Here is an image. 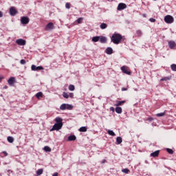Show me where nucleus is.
I'll list each match as a JSON object with an SVG mask.
<instances>
[{
	"mask_svg": "<svg viewBox=\"0 0 176 176\" xmlns=\"http://www.w3.org/2000/svg\"><path fill=\"white\" fill-rule=\"evenodd\" d=\"M44 151H45V152H52V149L50 148V146H45Z\"/></svg>",
	"mask_w": 176,
	"mask_h": 176,
	"instance_id": "nucleus-33",
	"label": "nucleus"
},
{
	"mask_svg": "<svg viewBox=\"0 0 176 176\" xmlns=\"http://www.w3.org/2000/svg\"><path fill=\"white\" fill-rule=\"evenodd\" d=\"M107 160H102V163L104 164V163H106Z\"/></svg>",
	"mask_w": 176,
	"mask_h": 176,
	"instance_id": "nucleus-49",
	"label": "nucleus"
},
{
	"mask_svg": "<svg viewBox=\"0 0 176 176\" xmlns=\"http://www.w3.org/2000/svg\"><path fill=\"white\" fill-rule=\"evenodd\" d=\"M170 77H163L161 78V81H167L168 80H170Z\"/></svg>",
	"mask_w": 176,
	"mask_h": 176,
	"instance_id": "nucleus-36",
	"label": "nucleus"
},
{
	"mask_svg": "<svg viewBox=\"0 0 176 176\" xmlns=\"http://www.w3.org/2000/svg\"><path fill=\"white\" fill-rule=\"evenodd\" d=\"M7 140L10 144H12L14 141V138H13V137H8Z\"/></svg>",
	"mask_w": 176,
	"mask_h": 176,
	"instance_id": "nucleus-27",
	"label": "nucleus"
},
{
	"mask_svg": "<svg viewBox=\"0 0 176 176\" xmlns=\"http://www.w3.org/2000/svg\"><path fill=\"white\" fill-rule=\"evenodd\" d=\"M100 38V36H94L91 40L92 41L97 42V41H99Z\"/></svg>",
	"mask_w": 176,
	"mask_h": 176,
	"instance_id": "nucleus-20",
	"label": "nucleus"
},
{
	"mask_svg": "<svg viewBox=\"0 0 176 176\" xmlns=\"http://www.w3.org/2000/svg\"><path fill=\"white\" fill-rule=\"evenodd\" d=\"M121 70L123 72V73H125L126 74H131V72H130L129 69V66H122L121 67Z\"/></svg>",
	"mask_w": 176,
	"mask_h": 176,
	"instance_id": "nucleus-5",
	"label": "nucleus"
},
{
	"mask_svg": "<svg viewBox=\"0 0 176 176\" xmlns=\"http://www.w3.org/2000/svg\"><path fill=\"white\" fill-rule=\"evenodd\" d=\"M66 8H70L71 7V3H65Z\"/></svg>",
	"mask_w": 176,
	"mask_h": 176,
	"instance_id": "nucleus-40",
	"label": "nucleus"
},
{
	"mask_svg": "<svg viewBox=\"0 0 176 176\" xmlns=\"http://www.w3.org/2000/svg\"><path fill=\"white\" fill-rule=\"evenodd\" d=\"M69 97H70V98H74V92H69Z\"/></svg>",
	"mask_w": 176,
	"mask_h": 176,
	"instance_id": "nucleus-38",
	"label": "nucleus"
},
{
	"mask_svg": "<svg viewBox=\"0 0 176 176\" xmlns=\"http://www.w3.org/2000/svg\"><path fill=\"white\" fill-rule=\"evenodd\" d=\"M63 96L64 98H69V95L67 94V92H63Z\"/></svg>",
	"mask_w": 176,
	"mask_h": 176,
	"instance_id": "nucleus-35",
	"label": "nucleus"
},
{
	"mask_svg": "<svg viewBox=\"0 0 176 176\" xmlns=\"http://www.w3.org/2000/svg\"><path fill=\"white\" fill-rule=\"evenodd\" d=\"M165 111H163V113H157L156 116L158 118H161V116H165Z\"/></svg>",
	"mask_w": 176,
	"mask_h": 176,
	"instance_id": "nucleus-31",
	"label": "nucleus"
},
{
	"mask_svg": "<svg viewBox=\"0 0 176 176\" xmlns=\"http://www.w3.org/2000/svg\"><path fill=\"white\" fill-rule=\"evenodd\" d=\"M55 130H56V131L60 130V126L58 124V122H56V123L54 124V126H53V127L52 129V131H54Z\"/></svg>",
	"mask_w": 176,
	"mask_h": 176,
	"instance_id": "nucleus-14",
	"label": "nucleus"
},
{
	"mask_svg": "<svg viewBox=\"0 0 176 176\" xmlns=\"http://www.w3.org/2000/svg\"><path fill=\"white\" fill-rule=\"evenodd\" d=\"M129 171V168H124L122 170V173H124L125 174H128Z\"/></svg>",
	"mask_w": 176,
	"mask_h": 176,
	"instance_id": "nucleus-37",
	"label": "nucleus"
},
{
	"mask_svg": "<svg viewBox=\"0 0 176 176\" xmlns=\"http://www.w3.org/2000/svg\"><path fill=\"white\" fill-rule=\"evenodd\" d=\"M164 21L166 23H173V22H174V18L172 15H166Z\"/></svg>",
	"mask_w": 176,
	"mask_h": 176,
	"instance_id": "nucleus-3",
	"label": "nucleus"
},
{
	"mask_svg": "<svg viewBox=\"0 0 176 176\" xmlns=\"http://www.w3.org/2000/svg\"><path fill=\"white\" fill-rule=\"evenodd\" d=\"M3 153L4 156H8V152L3 151Z\"/></svg>",
	"mask_w": 176,
	"mask_h": 176,
	"instance_id": "nucleus-46",
	"label": "nucleus"
},
{
	"mask_svg": "<svg viewBox=\"0 0 176 176\" xmlns=\"http://www.w3.org/2000/svg\"><path fill=\"white\" fill-rule=\"evenodd\" d=\"M18 11L16 10L15 7H10V14L12 16H14L17 14Z\"/></svg>",
	"mask_w": 176,
	"mask_h": 176,
	"instance_id": "nucleus-8",
	"label": "nucleus"
},
{
	"mask_svg": "<svg viewBox=\"0 0 176 176\" xmlns=\"http://www.w3.org/2000/svg\"><path fill=\"white\" fill-rule=\"evenodd\" d=\"M32 70H42L43 69V66H36V65H32Z\"/></svg>",
	"mask_w": 176,
	"mask_h": 176,
	"instance_id": "nucleus-12",
	"label": "nucleus"
},
{
	"mask_svg": "<svg viewBox=\"0 0 176 176\" xmlns=\"http://www.w3.org/2000/svg\"><path fill=\"white\" fill-rule=\"evenodd\" d=\"M122 141H123V140H122V137H117V138H116L117 144H118L120 145V144L122 143Z\"/></svg>",
	"mask_w": 176,
	"mask_h": 176,
	"instance_id": "nucleus-21",
	"label": "nucleus"
},
{
	"mask_svg": "<svg viewBox=\"0 0 176 176\" xmlns=\"http://www.w3.org/2000/svg\"><path fill=\"white\" fill-rule=\"evenodd\" d=\"M82 21H83V18L80 17V18H78L77 19V23H82Z\"/></svg>",
	"mask_w": 176,
	"mask_h": 176,
	"instance_id": "nucleus-39",
	"label": "nucleus"
},
{
	"mask_svg": "<svg viewBox=\"0 0 176 176\" xmlns=\"http://www.w3.org/2000/svg\"><path fill=\"white\" fill-rule=\"evenodd\" d=\"M43 173V168H39L38 170H37L36 171V175H41Z\"/></svg>",
	"mask_w": 176,
	"mask_h": 176,
	"instance_id": "nucleus-29",
	"label": "nucleus"
},
{
	"mask_svg": "<svg viewBox=\"0 0 176 176\" xmlns=\"http://www.w3.org/2000/svg\"><path fill=\"white\" fill-rule=\"evenodd\" d=\"M2 16H3V12H2V11H0V18H1Z\"/></svg>",
	"mask_w": 176,
	"mask_h": 176,
	"instance_id": "nucleus-43",
	"label": "nucleus"
},
{
	"mask_svg": "<svg viewBox=\"0 0 176 176\" xmlns=\"http://www.w3.org/2000/svg\"><path fill=\"white\" fill-rule=\"evenodd\" d=\"M3 88H8V85H4Z\"/></svg>",
	"mask_w": 176,
	"mask_h": 176,
	"instance_id": "nucleus-50",
	"label": "nucleus"
},
{
	"mask_svg": "<svg viewBox=\"0 0 176 176\" xmlns=\"http://www.w3.org/2000/svg\"><path fill=\"white\" fill-rule=\"evenodd\" d=\"M43 92H37L36 94V98H41V97H43Z\"/></svg>",
	"mask_w": 176,
	"mask_h": 176,
	"instance_id": "nucleus-26",
	"label": "nucleus"
},
{
	"mask_svg": "<svg viewBox=\"0 0 176 176\" xmlns=\"http://www.w3.org/2000/svg\"><path fill=\"white\" fill-rule=\"evenodd\" d=\"M126 8H127V6L126 4H125V3H119L118 6V10L119 11H121L122 10H124Z\"/></svg>",
	"mask_w": 176,
	"mask_h": 176,
	"instance_id": "nucleus-7",
	"label": "nucleus"
},
{
	"mask_svg": "<svg viewBox=\"0 0 176 176\" xmlns=\"http://www.w3.org/2000/svg\"><path fill=\"white\" fill-rule=\"evenodd\" d=\"M149 21H150L151 22H155L156 19H155V18H150V19H149Z\"/></svg>",
	"mask_w": 176,
	"mask_h": 176,
	"instance_id": "nucleus-42",
	"label": "nucleus"
},
{
	"mask_svg": "<svg viewBox=\"0 0 176 176\" xmlns=\"http://www.w3.org/2000/svg\"><path fill=\"white\" fill-rule=\"evenodd\" d=\"M3 78V76H0V82H1V81H2Z\"/></svg>",
	"mask_w": 176,
	"mask_h": 176,
	"instance_id": "nucleus-47",
	"label": "nucleus"
},
{
	"mask_svg": "<svg viewBox=\"0 0 176 176\" xmlns=\"http://www.w3.org/2000/svg\"><path fill=\"white\" fill-rule=\"evenodd\" d=\"M55 122H57L59 125V130H60L63 127V118L61 117H56Z\"/></svg>",
	"mask_w": 176,
	"mask_h": 176,
	"instance_id": "nucleus-4",
	"label": "nucleus"
},
{
	"mask_svg": "<svg viewBox=\"0 0 176 176\" xmlns=\"http://www.w3.org/2000/svg\"><path fill=\"white\" fill-rule=\"evenodd\" d=\"M60 111H65V109H67V111H71V109H73L72 104H69V103H62L60 106Z\"/></svg>",
	"mask_w": 176,
	"mask_h": 176,
	"instance_id": "nucleus-2",
	"label": "nucleus"
},
{
	"mask_svg": "<svg viewBox=\"0 0 176 176\" xmlns=\"http://www.w3.org/2000/svg\"><path fill=\"white\" fill-rule=\"evenodd\" d=\"M69 89L70 91H74L75 89V85H74V84H69Z\"/></svg>",
	"mask_w": 176,
	"mask_h": 176,
	"instance_id": "nucleus-30",
	"label": "nucleus"
},
{
	"mask_svg": "<svg viewBox=\"0 0 176 176\" xmlns=\"http://www.w3.org/2000/svg\"><path fill=\"white\" fill-rule=\"evenodd\" d=\"M166 151L170 155H173L174 153V151H173V149H170L169 148H167Z\"/></svg>",
	"mask_w": 176,
	"mask_h": 176,
	"instance_id": "nucleus-34",
	"label": "nucleus"
},
{
	"mask_svg": "<svg viewBox=\"0 0 176 176\" xmlns=\"http://www.w3.org/2000/svg\"><path fill=\"white\" fill-rule=\"evenodd\" d=\"M21 22L24 25H27V23L30 22V18H28V16H21Z\"/></svg>",
	"mask_w": 176,
	"mask_h": 176,
	"instance_id": "nucleus-6",
	"label": "nucleus"
},
{
	"mask_svg": "<svg viewBox=\"0 0 176 176\" xmlns=\"http://www.w3.org/2000/svg\"><path fill=\"white\" fill-rule=\"evenodd\" d=\"M160 155V151H155V152H153V153H151V156L153 157H158Z\"/></svg>",
	"mask_w": 176,
	"mask_h": 176,
	"instance_id": "nucleus-18",
	"label": "nucleus"
},
{
	"mask_svg": "<svg viewBox=\"0 0 176 176\" xmlns=\"http://www.w3.org/2000/svg\"><path fill=\"white\" fill-rule=\"evenodd\" d=\"M171 69L173 70L174 72H176V63H173L170 65Z\"/></svg>",
	"mask_w": 176,
	"mask_h": 176,
	"instance_id": "nucleus-32",
	"label": "nucleus"
},
{
	"mask_svg": "<svg viewBox=\"0 0 176 176\" xmlns=\"http://www.w3.org/2000/svg\"><path fill=\"white\" fill-rule=\"evenodd\" d=\"M58 173H54V174H53L52 176H58Z\"/></svg>",
	"mask_w": 176,
	"mask_h": 176,
	"instance_id": "nucleus-48",
	"label": "nucleus"
},
{
	"mask_svg": "<svg viewBox=\"0 0 176 176\" xmlns=\"http://www.w3.org/2000/svg\"><path fill=\"white\" fill-rule=\"evenodd\" d=\"M16 43L19 45H25L26 44V41L23 38H18V40H16Z\"/></svg>",
	"mask_w": 176,
	"mask_h": 176,
	"instance_id": "nucleus-10",
	"label": "nucleus"
},
{
	"mask_svg": "<svg viewBox=\"0 0 176 176\" xmlns=\"http://www.w3.org/2000/svg\"><path fill=\"white\" fill-rule=\"evenodd\" d=\"M20 63H21V65H25V63H26V60L25 59H21Z\"/></svg>",
	"mask_w": 176,
	"mask_h": 176,
	"instance_id": "nucleus-41",
	"label": "nucleus"
},
{
	"mask_svg": "<svg viewBox=\"0 0 176 176\" xmlns=\"http://www.w3.org/2000/svg\"><path fill=\"white\" fill-rule=\"evenodd\" d=\"M109 135H111L112 137H116V134L112 130H108L107 131Z\"/></svg>",
	"mask_w": 176,
	"mask_h": 176,
	"instance_id": "nucleus-22",
	"label": "nucleus"
},
{
	"mask_svg": "<svg viewBox=\"0 0 176 176\" xmlns=\"http://www.w3.org/2000/svg\"><path fill=\"white\" fill-rule=\"evenodd\" d=\"M16 81L15 77H10L8 80V82L10 85H13Z\"/></svg>",
	"mask_w": 176,
	"mask_h": 176,
	"instance_id": "nucleus-13",
	"label": "nucleus"
},
{
	"mask_svg": "<svg viewBox=\"0 0 176 176\" xmlns=\"http://www.w3.org/2000/svg\"><path fill=\"white\" fill-rule=\"evenodd\" d=\"M105 52L109 54H111L113 52V50L111 47H107V48L105 50Z\"/></svg>",
	"mask_w": 176,
	"mask_h": 176,
	"instance_id": "nucleus-15",
	"label": "nucleus"
},
{
	"mask_svg": "<svg viewBox=\"0 0 176 176\" xmlns=\"http://www.w3.org/2000/svg\"><path fill=\"white\" fill-rule=\"evenodd\" d=\"M168 45H169L170 48H171L173 50V48H175L176 43L173 40H170V41H168Z\"/></svg>",
	"mask_w": 176,
	"mask_h": 176,
	"instance_id": "nucleus-11",
	"label": "nucleus"
},
{
	"mask_svg": "<svg viewBox=\"0 0 176 176\" xmlns=\"http://www.w3.org/2000/svg\"><path fill=\"white\" fill-rule=\"evenodd\" d=\"M126 100H116V107H121L123 104H125Z\"/></svg>",
	"mask_w": 176,
	"mask_h": 176,
	"instance_id": "nucleus-16",
	"label": "nucleus"
},
{
	"mask_svg": "<svg viewBox=\"0 0 176 176\" xmlns=\"http://www.w3.org/2000/svg\"><path fill=\"white\" fill-rule=\"evenodd\" d=\"M54 25L52 22H49L45 26V30H50L51 29H54Z\"/></svg>",
	"mask_w": 176,
	"mask_h": 176,
	"instance_id": "nucleus-9",
	"label": "nucleus"
},
{
	"mask_svg": "<svg viewBox=\"0 0 176 176\" xmlns=\"http://www.w3.org/2000/svg\"><path fill=\"white\" fill-rule=\"evenodd\" d=\"M110 111H112V112H114L115 107H110Z\"/></svg>",
	"mask_w": 176,
	"mask_h": 176,
	"instance_id": "nucleus-44",
	"label": "nucleus"
},
{
	"mask_svg": "<svg viewBox=\"0 0 176 176\" xmlns=\"http://www.w3.org/2000/svg\"><path fill=\"white\" fill-rule=\"evenodd\" d=\"M127 88H126L125 87H122V91H126Z\"/></svg>",
	"mask_w": 176,
	"mask_h": 176,
	"instance_id": "nucleus-45",
	"label": "nucleus"
},
{
	"mask_svg": "<svg viewBox=\"0 0 176 176\" xmlns=\"http://www.w3.org/2000/svg\"><path fill=\"white\" fill-rule=\"evenodd\" d=\"M79 131H80L81 133H86V131H87V128L80 127Z\"/></svg>",
	"mask_w": 176,
	"mask_h": 176,
	"instance_id": "nucleus-28",
	"label": "nucleus"
},
{
	"mask_svg": "<svg viewBox=\"0 0 176 176\" xmlns=\"http://www.w3.org/2000/svg\"><path fill=\"white\" fill-rule=\"evenodd\" d=\"M68 140H69V141H76V135H69L68 137Z\"/></svg>",
	"mask_w": 176,
	"mask_h": 176,
	"instance_id": "nucleus-23",
	"label": "nucleus"
},
{
	"mask_svg": "<svg viewBox=\"0 0 176 176\" xmlns=\"http://www.w3.org/2000/svg\"><path fill=\"white\" fill-rule=\"evenodd\" d=\"M122 38V35L120 33H113L111 37V40L114 44H120Z\"/></svg>",
	"mask_w": 176,
	"mask_h": 176,
	"instance_id": "nucleus-1",
	"label": "nucleus"
},
{
	"mask_svg": "<svg viewBox=\"0 0 176 176\" xmlns=\"http://www.w3.org/2000/svg\"><path fill=\"white\" fill-rule=\"evenodd\" d=\"M100 43H107V38L105 36H100L99 38Z\"/></svg>",
	"mask_w": 176,
	"mask_h": 176,
	"instance_id": "nucleus-17",
	"label": "nucleus"
},
{
	"mask_svg": "<svg viewBox=\"0 0 176 176\" xmlns=\"http://www.w3.org/2000/svg\"><path fill=\"white\" fill-rule=\"evenodd\" d=\"M116 113H122V107H120V106H117L116 107Z\"/></svg>",
	"mask_w": 176,
	"mask_h": 176,
	"instance_id": "nucleus-19",
	"label": "nucleus"
},
{
	"mask_svg": "<svg viewBox=\"0 0 176 176\" xmlns=\"http://www.w3.org/2000/svg\"><path fill=\"white\" fill-rule=\"evenodd\" d=\"M136 36L141 37L142 36V32L140 30H136Z\"/></svg>",
	"mask_w": 176,
	"mask_h": 176,
	"instance_id": "nucleus-25",
	"label": "nucleus"
},
{
	"mask_svg": "<svg viewBox=\"0 0 176 176\" xmlns=\"http://www.w3.org/2000/svg\"><path fill=\"white\" fill-rule=\"evenodd\" d=\"M107 26H108L107 23H105L104 22H103L102 23L100 24V29H106Z\"/></svg>",
	"mask_w": 176,
	"mask_h": 176,
	"instance_id": "nucleus-24",
	"label": "nucleus"
}]
</instances>
